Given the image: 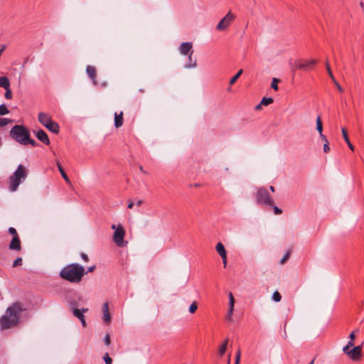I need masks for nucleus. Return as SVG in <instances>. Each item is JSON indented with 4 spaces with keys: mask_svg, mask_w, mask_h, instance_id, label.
<instances>
[{
    "mask_svg": "<svg viewBox=\"0 0 364 364\" xmlns=\"http://www.w3.org/2000/svg\"><path fill=\"white\" fill-rule=\"evenodd\" d=\"M269 189H270V191H271L272 192H274V191H275L274 187V186H269Z\"/></svg>",
    "mask_w": 364,
    "mask_h": 364,
    "instance_id": "680f3d73",
    "label": "nucleus"
},
{
    "mask_svg": "<svg viewBox=\"0 0 364 364\" xmlns=\"http://www.w3.org/2000/svg\"><path fill=\"white\" fill-rule=\"evenodd\" d=\"M216 251L221 257L227 256V252L224 245L221 242H218L215 247Z\"/></svg>",
    "mask_w": 364,
    "mask_h": 364,
    "instance_id": "6ab92c4d",
    "label": "nucleus"
},
{
    "mask_svg": "<svg viewBox=\"0 0 364 364\" xmlns=\"http://www.w3.org/2000/svg\"><path fill=\"white\" fill-rule=\"evenodd\" d=\"M316 63V61L314 60H311L309 61L303 62L301 60H298L295 63V66L297 69L301 70H308L313 67Z\"/></svg>",
    "mask_w": 364,
    "mask_h": 364,
    "instance_id": "1a4fd4ad",
    "label": "nucleus"
},
{
    "mask_svg": "<svg viewBox=\"0 0 364 364\" xmlns=\"http://www.w3.org/2000/svg\"><path fill=\"white\" fill-rule=\"evenodd\" d=\"M21 307L18 303H14L8 307L4 315L0 318V326L2 329H8L14 326L18 319V314L21 311Z\"/></svg>",
    "mask_w": 364,
    "mask_h": 364,
    "instance_id": "f03ea898",
    "label": "nucleus"
},
{
    "mask_svg": "<svg viewBox=\"0 0 364 364\" xmlns=\"http://www.w3.org/2000/svg\"><path fill=\"white\" fill-rule=\"evenodd\" d=\"M22 264V259L21 257H17L15 261L13 263V267H17V266H20Z\"/></svg>",
    "mask_w": 364,
    "mask_h": 364,
    "instance_id": "58836bf2",
    "label": "nucleus"
},
{
    "mask_svg": "<svg viewBox=\"0 0 364 364\" xmlns=\"http://www.w3.org/2000/svg\"><path fill=\"white\" fill-rule=\"evenodd\" d=\"M278 82H279V80L277 79V78H273L272 81V83H271V87L273 90H278Z\"/></svg>",
    "mask_w": 364,
    "mask_h": 364,
    "instance_id": "2f4dec72",
    "label": "nucleus"
},
{
    "mask_svg": "<svg viewBox=\"0 0 364 364\" xmlns=\"http://www.w3.org/2000/svg\"><path fill=\"white\" fill-rule=\"evenodd\" d=\"M9 249L11 250H21V241L18 236H14L9 244Z\"/></svg>",
    "mask_w": 364,
    "mask_h": 364,
    "instance_id": "9b49d317",
    "label": "nucleus"
},
{
    "mask_svg": "<svg viewBox=\"0 0 364 364\" xmlns=\"http://www.w3.org/2000/svg\"><path fill=\"white\" fill-rule=\"evenodd\" d=\"M223 259V264L224 265V267L227 266V256L221 257Z\"/></svg>",
    "mask_w": 364,
    "mask_h": 364,
    "instance_id": "603ef678",
    "label": "nucleus"
},
{
    "mask_svg": "<svg viewBox=\"0 0 364 364\" xmlns=\"http://www.w3.org/2000/svg\"><path fill=\"white\" fill-rule=\"evenodd\" d=\"M81 257L85 262H88L89 260L88 256L85 253H82Z\"/></svg>",
    "mask_w": 364,
    "mask_h": 364,
    "instance_id": "de8ad7c7",
    "label": "nucleus"
},
{
    "mask_svg": "<svg viewBox=\"0 0 364 364\" xmlns=\"http://www.w3.org/2000/svg\"><path fill=\"white\" fill-rule=\"evenodd\" d=\"M359 5H360V6L361 7V9H362V10H363V13H364V3H363V1H360V2L359 3Z\"/></svg>",
    "mask_w": 364,
    "mask_h": 364,
    "instance_id": "13d9d810",
    "label": "nucleus"
},
{
    "mask_svg": "<svg viewBox=\"0 0 364 364\" xmlns=\"http://www.w3.org/2000/svg\"><path fill=\"white\" fill-rule=\"evenodd\" d=\"M142 203H143L142 200H139L137 201L136 205L137 206H140L142 204Z\"/></svg>",
    "mask_w": 364,
    "mask_h": 364,
    "instance_id": "052dcab7",
    "label": "nucleus"
},
{
    "mask_svg": "<svg viewBox=\"0 0 364 364\" xmlns=\"http://www.w3.org/2000/svg\"><path fill=\"white\" fill-rule=\"evenodd\" d=\"M86 274L84 267L77 264L72 263L65 266L60 272L59 276L64 280L70 283H80L84 275Z\"/></svg>",
    "mask_w": 364,
    "mask_h": 364,
    "instance_id": "f257e3e1",
    "label": "nucleus"
},
{
    "mask_svg": "<svg viewBox=\"0 0 364 364\" xmlns=\"http://www.w3.org/2000/svg\"><path fill=\"white\" fill-rule=\"evenodd\" d=\"M323 151L325 153H328L330 151V146L328 145V142L324 143L323 144Z\"/></svg>",
    "mask_w": 364,
    "mask_h": 364,
    "instance_id": "c03bdc74",
    "label": "nucleus"
},
{
    "mask_svg": "<svg viewBox=\"0 0 364 364\" xmlns=\"http://www.w3.org/2000/svg\"><path fill=\"white\" fill-rule=\"evenodd\" d=\"M256 203L258 205L272 206L274 205V200L271 198L266 188H260L256 194Z\"/></svg>",
    "mask_w": 364,
    "mask_h": 364,
    "instance_id": "423d86ee",
    "label": "nucleus"
},
{
    "mask_svg": "<svg viewBox=\"0 0 364 364\" xmlns=\"http://www.w3.org/2000/svg\"><path fill=\"white\" fill-rule=\"evenodd\" d=\"M242 70L240 69L230 80V85H233L236 81L240 77V76L242 75Z\"/></svg>",
    "mask_w": 364,
    "mask_h": 364,
    "instance_id": "b1692460",
    "label": "nucleus"
},
{
    "mask_svg": "<svg viewBox=\"0 0 364 364\" xmlns=\"http://www.w3.org/2000/svg\"><path fill=\"white\" fill-rule=\"evenodd\" d=\"M86 72L88 76L91 78L93 83L95 85H97V71L96 68L92 65H87L86 68Z\"/></svg>",
    "mask_w": 364,
    "mask_h": 364,
    "instance_id": "ddd939ff",
    "label": "nucleus"
},
{
    "mask_svg": "<svg viewBox=\"0 0 364 364\" xmlns=\"http://www.w3.org/2000/svg\"><path fill=\"white\" fill-rule=\"evenodd\" d=\"M229 307L234 309L235 299L232 293H229Z\"/></svg>",
    "mask_w": 364,
    "mask_h": 364,
    "instance_id": "7c9ffc66",
    "label": "nucleus"
},
{
    "mask_svg": "<svg viewBox=\"0 0 364 364\" xmlns=\"http://www.w3.org/2000/svg\"><path fill=\"white\" fill-rule=\"evenodd\" d=\"M133 206H134V203H133V201H130V202L129 203V204H128V208L131 209V208H133Z\"/></svg>",
    "mask_w": 364,
    "mask_h": 364,
    "instance_id": "6e6d98bb",
    "label": "nucleus"
},
{
    "mask_svg": "<svg viewBox=\"0 0 364 364\" xmlns=\"http://www.w3.org/2000/svg\"><path fill=\"white\" fill-rule=\"evenodd\" d=\"M105 343L106 346H109L111 343L110 336L109 334H107L104 339Z\"/></svg>",
    "mask_w": 364,
    "mask_h": 364,
    "instance_id": "a19ab883",
    "label": "nucleus"
},
{
    "mask_svg": "<svg viewBox=\"0 0 364 364\" xmlns=\"http://www.w3.org/2000/svg\"><path fill=\"white\" fill-rule=\"evenodd\" d=\"M36 137L41 142L44 143L46 145L50 144V139L47 135V134L42 129L38 130L36 134Z\"/></svg>",
    "mask_w": 364,
    "mask_h": 364,
    "instance_id": "f8f14e48",
    "label": "nucleus"
},
{
    "mask_svg": "<svg viewBox=\"0 0 364 364\" xmlns=\"http://www.w3.org/2000/svg\"><path fill=\"white\" fill-rule=\"evenodd\" d=\"M273 102V99L272 97H263L261 104L264 106H267Z\"/></svg>",
    "mask_w": 364,
    "mask_h": 364,
    "instance_id": "393cba45",
    "label": "nucleus"
},
{
    "mask_svg": "<svg viewBox=\"0 0 364 364\" xmlns=\"http://www.w3.org/2000/svg\"><path fill=\"white\" fill-rule=\"evenodd\" d=\"M289 257H290V252H287V253L283 256V257L281 259V260H280V264H284V263H285V262L289 259Z\"/></svg>",
    "mask_w": 364,
    "mask_h": 364,
    "instance_id": "e433bc0d",
    "label": "nucleus"
},
{
    "mask_svg": "<svg viewBox=\"0 0 364 364\" xmlns=\"http://www.w3.org/2000/svg\"><path fill=\"white\" fill-rule=\"evenodd\" d=\"M240 356H241V352H240V350H238L237 351V353L235 355V363H240Z\"/></svg>",
    "mask_w": 364,
    "mask_h": 364,
    "instance_id": "79ce46f5",
    "label": "nucleus"
},
{
    "mask_svg": "<svg viewBox=\"0 0 364 364\" xmlns=\"http://www.w3.org/2000/svg\"><path fill=\"white\" fill-rule=\"evenodd\" d=\"M139 170H140V171H141V172H142L143 173H145V174H146V173H147V172L144 169V168H143V166H139Z\"/></svg>",
    "mask_w": 364,
    "mask_h": 364,
    "instance_id": "5fc2aeb1",
    "label": "nucleus"
},
{
    "mask_svg": "<svg viewBox=\"0 0 364 364\" xmlns=\"http://www.w3.org/2000/svg\"><path fill=\"white\" fill-rule=\"evenodd\" d=\"M6 83H7V86L6 87H4L6 90L4 97L7 100H11L12 98L13 95H12V92L10 89V82H9V78L6 80Z\"/></svg>",
    "mask_w": 364,
    "mask_h": 364,
    "instance_id": "412c9836",
    "label": "nucleus"
},
{
    "mask_svg": "<svg viewBox=\"0 0 364 364\" xmlns=\"http://www.w3.org/2000/svg\"><path fill=\"white\" fill-rule=\"evenodd\" d=\"M228 338H226L225 340H224V341L223 342V343L221 344V346L219 348L218 354H219L220 357H223L225 355L227 348H228Z\"/></svg>",
    "mask_w": 364,
    "mask_h": 364,
    "instance_id": "a211bd4d",
    "label": "nucleus"
},
{
    "mask_svg": "<svg viewBox=\"0 0 364 364\" xmlns=\"http://www.w3.org/2000/svg\"><path fill=\"white\" fill-rule=\"evenodd\" d=\"M233 311H234V309H230V307H229L228 311V314H227V316H226V318H227L228 320H229V321L232 320V315L233 314Z\"/></svg>",
    "mask_w": 364,
    "mask_h": 364,
    "instance_id": "ea45409f",
    "label": "nucleus"
},
{
    "mask_svg": "<svg viewBox=\"0 0 364 364\" xmlns=\"http://www.w3.org/2000/svg\"><path fill=\"white\" fill-rule=\"evenodd\" d=\"M235 18V16L230 11L218 23L216 28L219 31L225 30Z\"/></svg>",
    "mask_w": 364,
    "mask_h": 364,
    "instance_id": "6e6552de",
    "label": "nucleus"
},
{
    "mask_svg": "<svg viewBox=\"0 0 364 364\" xmlns=\"http://www.w3.org/2000/svg\"><path fill=\"white\" fill-rule=\"evenodd\" d=\"M10 122H11V120H9L6 118L0 119V127L7 125Z\"/></svg>",
    "mask_w": 364,
    "mask_h": 364,
    "instance_id": "4c0bfd02",
    "label": "nucleus"
},
{
    "mask_svg": "<svg viewBox=\"0 0 364 364\" xmlns=\"http://www.w3.org/2000/svg\"><path fill=\"white\" fill-rule=\"evenodd\" d=\"M9 112L8 108L5 105H0V115H5Z\"/></svg>",
    "mask_w": 364,
    "mask_h": 364,
    "instance_id": "cd10ccee",
    "label": "nucleus"
},
{
    "mask_svg": "<svg viewBox=\"0 0 364 364\" xmlns=\"http://www.w3.org/2000/svg\"><path fill=\"white\" fill-rule=\"evenodd\" d=\"M60 173L62 176V177L64 178V180L66 181L68 184H70V180L69 179L68 175L65 172L63 168H60Z\"/></svg>",
    "mask_w": 364,
    "mask_h": 364,
    "instance_id": "c85d7f7f",
    "label": "nucleus"
},
{
    "mask_svg": "<svg viewBox=\"0 0 364 364\" xmlns=\"http://www.w3.org/2000/svg\"><path fill=\"white\" fill-rule=\"evenodd\" d=\"M27 144H31L33 146H36L37 145V143L33 139H31L29 136L28 137V139L25 141V144H23V145Z\"/></svg>",
    "mask_w": 364,
    "mask_h": 364,
    "instance_id": "f704fd0d",
    "label": "nucleus"
},
{
    "mask_svg": "<svg viewBox=\"0 0 364 364\" xmlns=\"http://www.w3.org/2000/svg\"><path fill=\"white\" fill-rule=\"evenodd\" d=\"M95 269V266L90 267H88L87 272H92L94 271Z\"/></svg>",
    "mask_w": 364,
    "mask_h": 364,
    "instance_id": "864d4df0",
    "label": "nucleus"
},
{
    "mask_svg": "<svg viewBox=\"0 0 364 364\" xmlns=\"http://www.w3.org/2000/svg\"><path fill=\"white\" fill-rule=\"evenodd\" d=\"M228 364H230V358L228 359Z\"/></svg>",
    "mask_w": 364,
    "mask_h": 364,
    "instance_id": "69168bd1",
    "label": "nucleus"
},
{
    "mask_svg": "<svg viewBox=\"0 0 364 364\" xmlns=\"http://www.w3.org/2000/svg\"><path fill=\"white\" fill-rule=\"evenodd\" d=\"M8 77L5 76L0 77V87H6L7 86L6 80Z\"/></svg>",
    "mask_w": 364,
    "mask_h": 364,
    "instance_id": "473e14b6",
    "label": "nucleus"
},
{
    "mask_svg": "<svg viewBox=\"0 0 364 364\" xmlns=\"http://www.w3.org/2000/svg\"><path fill=\"white\" fill-rule=\"evenodd\" d=\"M27 174V169L23 165L20 164L14 174L10 176L9 183L11 191H15L21 183V180H24L26 178Z\"/></svg>",
    "mask_w": 364,
    "mask_h": 364,
    "instance_id": "7ed1b4c3",
    "label": "nucleus"
},
{
    "mask_svg": "<svg viewBox=\"0 0 364 364\" xmlns=\"http://www.w3.org/2000/svg\"><path fill=\"white\" fill-rule=\"evenodd\" d=\"M235 364H240V363H235Z\"/></svg>",
    "mask_w": 364,
    "mask_h": 364,
    "instance_id": "338daca9",
    "label": "nucleus"
},
{
    "mask_svg": "<svg viewBox=\"0 0 364 364\" xmlns=\"http://www.w3.org/2000/svg\"><path fill=\"white\" fill-rule=\"evenodd\" d=\"M193 52V51L191 50V54L189 55V57H188L189 63L186 64L185 66L186 68H195L197 65L196 61L192 60L191 55H192Z\"/></svg>",
    "mask_w": 364,
    "mask_h": 364,
    "instance_id": "5701e85b",
    "label": "nucleus"
},
{
    "mask_svg": "<svg viewBox=\"0 0 364 364\" xmlns=\"http://www.w3.org/2000/svg\"><path fill=\"white\" fill-rule=\"evenodd\" d=\"M262 105V104H259L257 105L256 107H255V109L258 110L261 108V106Z\"/></svg>",
    "mask_w": 364,
    "mask_h": 364,
    "instance_id": "bf43d9fd",
    "label": "nucleus"
},
{
    "mask_svg": "<svg viewBox=\"0 0 364 364\" xmlns=\"http://www.w3.org/2000/svg\"><path fill=\"white\" fill-rule=\"evenodd\" d=\"M314 360H312L310 362V363H309V364H313V363H314Z\"/></svg>",
    "mask_w": 364,
    "mask_h": 364,
    "instance_id": "0e129e2a",
    "label": "nucleus"
},
{
    "mask_svg": "<svg viewBox=\"0 0 364 364\" xmlns=\"http://www.w3.org/2000/svg\"><path fill=\"white\" fill-rule=\"evenodd\" d=\"M80 321H81V323H82V326L85 327L87 323H86V321H85L84 316H82V318H80Z\"/></svg>",
    "mask_w": 364,
    "mask_h": 364,
    "instance_id": "3c124183",
    "label": "nucleus"
},
{
    "mask_svg": "<svg viewBox=\"0 0 364 364\" xmlns=\"http://www.w3.org/2000/svg\"><path fill=\"white\" fill-rule=\"evenodd\" d=\"M274 212L276 215H280V214H282V210L280 208H279L278 207L274 206Z\"/></svg>",
    "mask_w": 364,
    "mask_h": 364,
    "instance_id": "a18cd8bd",
    "label": "nucleus"
},
{
    "mask_svg": "<svg viewBox=\"0 0 364 364\" xmlns=\"http://www.w3.org/2000/svg\"><path fill=\"white\" fill-rule=\"evenodd\" d=\"M103 359L106 364H112V359L109 357V355L107 353H106L104 355Z\"/></svg>",
    "mask_w": 364,
    "mask_h": 364,
    "instance_id": "c9c22d12",
    "label": "nucleus"
},
{
    "mask_svg": "<svg viewBox=\"0 0 364 364\" xmlns=\"http://www.w3.org/2000/svg\"><path fill=\"white\" fill-rule=\"evenodd\" d=\"M73 314H74V316H75V317H77V318H79V319H80V318H82V316H84V315L82 314V312L81 311V310H80V309H75L73 310Z\"/></svg>",
    "mask_w": 364,
    "mask_h": 364,
    "instance_id": "c756f323",
    "label": "nucleus"
},
{
    "mask_svg": "<svg viewBox=\"0 0 364 364\" xmlns=\"http://www.w3.org/2000/svg\"><path fill=\"white\" fill-rule=\"evenodd\" d=\"M46 128L51 132L58 134L60 130V127L58 123L52 121L50 123H49L48 125L46 126Z\"/></svg>",
    "mask_w": 364,
    "mask_h": 364,
    "instance_id": "f3484780",
    "label": "nucleus"
},
{
    "mask_svg": "<svg viewBox=\"0 0 364 364\" xmlns=\"http://www.w3.org/2000/svg\"><path fill=\"white\" fill-rule=\"evenodd\" d=\"M56 164H57L58 168V170L60 171V168H63V167H62V166H61V164H60V163L59 161H57Z\"/></svg>",
    "mask_w": 364,
    "mask_h": 364,
    "instance_id": "4d7b16f0",
    "label": "nucleus"
},
{
    "mask_svg": "<svg viewBox=\"0 0 364 364\" xmlns=\"http://www.w3.org/2000/svg\"><path fill=\"white\" fill-rule=\"evenodd\" d=\"M10 136L23 145L30 136V132L23 125H15L10 131Z\"/></svg>",
    "mask_w": 364,
    "mask_h": 364,
    "instance_id": "20e7f679",
    "label": "nucleus"
},
{
    "mask_svg": "<svg viewBox=\"0 0 364 364\" xmlns=\"http://www.w3.org/2000/svg\"><path fill=\"white\" fill-rule=\"evenodd\" d=\"M38 121L39 122L46 127L47 125L49 124L53 120L51 119V117L50 114L44 112H40L38 114Z\"/></svg>",
    "mask_w": 364,
    "mask_h": 364,
    "instance_id": "9d476101",
    "label": "nucleus"
},
{
    "mask_svg": "<svg viewBox=\"0 0 364 364\" xmlns=\"http://www.w3.org/2000/svg\"><path fill=\"white\" fill-rule=\"evenodd\" d=\"M320 137H321V140H322L323 141H324V143H327V142H328V140H327L326 136L324 134H320Z\"/></svg>",
    "mask_w": 364,
    "mask_h": 364,
    "instance_id": "8fccbe9b",
    "label": "nucleus"
},
{
    "mask_svg": "<svg viewBox=\"0 0 364 364\" xmlns=\"http://www.w3.org/2000/svg\"><path fill=\"white\" fill-rule=\"evenodd\" d=\"M112 229L114 230L113 234V241L118 247H124L127 245V242L124 241L125 230L123 226L120 224L116 225H112Z\"/></svg>",
    "mask_w": 364,
    "mask_h": 364,
    "instance_id": "39448f33",
    "label": "nucleus"
},
{
    "mask_svg": "<svg viewBox=\"0 0 364 364\" xmlns=\"http://www.w3.org/2000/svg\"><path fill=\"white\" fill-rule=\"evenodd\" d=\"M326 69H327V71H328V73L330 77L332 79L333 81L336 80L328 61H326Z\"/></svg>",
    "mask_w": 364,
    "mask_h": 364,
    "instance_id": "72a5a7b5",
    "label": "nucleus"
},
{
    "mask_svg": "<svg viewBox=\"0 0 364 364\" xmlns=\"http://www.w3.org/2000/svg\"><path fill=\"white\" fill-rule=\"evenodd\" d=\"M192 47H193L192 43H188V42L183 43L181 44L180 47H179L180 53L182 55H186L190 52H191Z\"/></svg>",
    "mask_w": 364,
    "mask_h": 364,
    "instance_id": "4468645a",
    "label": "nucleus"
},
{
    "mask_svg": "<svg viewBox=\"0 0 364 364\" xmlns=\"http://www.w3.org/2000/svg\"><path fill=\"white\" fill-rule=\"evenodd\" d=\"M9 232L11 235H13V237L14 236H18V234H17V232H16V229L14 228H12V227L9 228Z\"/></svg>",
    "mask_w": 364,
    "mask_h": 364,
    "instance_id": "37998d69",
    "label": "nucleus"
},
{
    "mask_svg": "<svg viewBox=\"0 0 364 364\" xmlns=\"http://www.w3.org/2000/svg\"><path fill=\"white\" fill-rule=\"evenodd\" d=\"M123 124V112H120L119 114L117 112L114 114V126L116 128L122 127Z\"/></svg>",
    "mask_w": 364,
    "mask_h": 364,
    "instance_id": "dca6fc26",
    "label": "nucleus"
},
{
    "mask_svg": "<svg viewBox=\"0 0 364 364\" xmlns=\"http://www.w3.org/2000/svg\"><path fill=\"white\" fill-rule=\"evenodd\" d=\"M316 129L318 132L319 134H323V124L321 119V117L318 116L316 118Z\"/></svg>",
    "mask_w": 364,
    "mask_h": 364,
    "instance_id": "4be33fe9",
    "label": "nucleus"
},
{
    "mask_svg": "<svg viewBox=\"0 0 364 364\" xmlns=\"http://www.w3.org/2000/svg\"><path fill=\"white\" fill-rule=\"evenodd\" d=\"M87 311H88V309H81V311L82 312V314H83L84 312H87Z\"/></svg>",
    "mask_w": 364,
    "mask_h": 364,
    "instance_id": "e2e57ef3",
    "label": "nucleus"
},
{
    "mask_svg": "<svg viewBox=\"0 0 364 364\" xmlns=\"http://www.w3.org/2000/svg\"><path fill=\"white\" fill-rule=\"evenodd\" d=\"M355 338V333L354 331H353L351 333H350L349 335V339L350 341L348 342H353V340Z\"/></svg>",
    "mask_w": 364,
    "mask_h": 364,
    "instance_id": "49530a36",
    "label": "nucleus"
},
{
    "mask_svg": "<svg viewBox=\"0 0 364 364\" xmlns=\"http://www.w3.org/2000/svg\"><path fill=\"white\" fill-rule=\"evenodd\" d=\"M272 299L276 302H279L282 299V296L279 291H276L272 294Z\"/></svg>",
    "mask_w": 364,
    "mask_h": 364,
    "instance_id": "bb28decb",
    "label": "nucleus"
},
{
    "mask_svg": "<svg viewBox=\"0 0 364 364\" xmlns=\"http://www.w3.org/2000/svg\"><path fill=\"white\" fill-rule=\"evenodd\" d=\"M353 342H348L343 347V351L353 360H357L360 358L362 352V345L353 347Z\"/></svg>",
    "mask_w": 364,
    "mask_h": 364,
    "instance_id": "0eeeda50",
    "label": "nucleus"
},
{
    "mask_svg": "<svg viewBox=\"0 0 364 364\" xmlns=\"http://www.w3.org/2000/svg\"><path fill=\"white\" fill-rule=\"evenodd\" d=\"M102 311H103L102 319L104 320L105 322H106L107 323H109L110 321H111V316H110V314L109 313V306H108V304L107 303H105L103 304Z\"/></svg>",
    "mask_w": 364,
    "mask_h": 364,
    "instance_id": "2eb2a0df",
    "label": "nucleus"
},
{
    "mask_svg": "<svg viewBox=\"0 0 364 364\" xmlns=\"http://www.w3.org/2000/svg\"><path fill=\"white\" fill-rule=\"evenodd\" d=\"M198 309V304L196 301H193L189 306L188 311L191 314H194Z\"/></svg>",
    "mask_w": 364,
    "mask_h": 364,
    "instance_id": "a878e982",
    "label": "nucleus"
},
{
    "mask_svg": "<svg viewBox=\"0 0 364 364\" xmlns=\"http://www.w3.org/2000/svg\"><path fill=\"white\" fill-rule=\"evenodd\" d=\"M334 84L336 85V86L337 87L338 90L340 91V92H343V89L342 87H341V85L338 84V82L336 81V80H334L333 81Z\"/></svg>",
    "mask_w": 364,
    "mask_h": 364,
    "instance_id": "09e8293b",
    "label": "nucleus"
},
{
    "mask_svg": "<svg viewBox=\"0 0 364 364\" xmlns=\"http://www.w3.org/2000/svg\"><path fill=\"white\" fill-rule=\"evenodd\" d=\"M341 132H342V134H343V139L346 141V142L347 143L348 146L350 148V149L353 151L354 150V146L352 145V144L350 143V141L349 140L346 129V128H342Z\"/></svg>",
    "mask_w": 364,
    "mask_h": 364,
    "instance_id": "aec40b11",
    "label": "nucleus"
}]
</instances>
